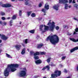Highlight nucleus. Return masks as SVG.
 <instances>
[{"label":"nucleus","mask_w":78,"mask_h":78,"mask_svg":"<svg viewBox=\"0 0 78 78\" xmlns=\"http://www.w3.org/2000/svg\"><path fill=\"white\" fill-rule=\"evenodd\" d=\"M19 67V65L17 64H11L10 65H8V67L4 71V75L5 76H7L9 75V73L10 70H11V72H14L16 70V69Z\"/></svg>","instance_id":"1"},{"label":"nucleus","mask_w":78,"mask_h":78,"mask_svg":"<svg viewBox=\"0 0 78 78\" xmlns=\"http://www.w3.org/2000/svg\"><path fill=\"white\" fill-rule=\"evenodd\" d=\"M49 40H50L51 43L52 44L55 45V44H57L59 42V37L57 35H54L51 36H48L46 39V41H48Z\"/></svg>","instance_id":"2"},{"label":"nucleus","mask_w":78,"mask_h":78,"mask_svg":"<svg viewBox=\"0 0 78 78\" xmlns=\"http://www.w3.org/2000/svg\"><path fill=\"white\" fill-rule=\"evenodd\" d=\"M55 74L52 73L51 74V77L52 78H57L58 76H60L61 74V71L58 70H56L54 72Z\"/></svg>","instance_id":"3"},{"label":"nucleus","mask_w":78,"mask_h":78,"mask_svg":"<svg viewBox=\"0 0 78 78\" xmlns=\"http://www.w3.org/2000/svg\"><path fill=\"white\" fill-rule=\"evenodd\" d=\"M48 25H49L50 31H53L54 27H55V23L54 22H52V23L49 22L48 24Z\"/></svg>","instance_id":"4"},{"label":"nucleus","mask_w":78,"mask_h":78,"mask_svg":"<svg viewBox=\"0 0 78 78\" xmlns=\"http://www.w3.org/2000/svg\"><path fill=\"white\" fill-rule=\"evenodd\" d=\"M23 70L21 71L20 73V76H26L27 69H26V68H23Z\"/></svg>","instance_id":"5"},{"label":"nucleus","mask_w":78,"mask_h":78,"mask_svg":"<svg viewBox=\"0 0 78 78\" xmlns=\"http://www.w3.org/2000/svg\"><path fill=\"white\" fill-rule=\"evenodd\" d=\"M68 0H59V3L61 4H62V3H67L68 2Z\"/></svg>","instance_id":"6"},{"label":"nucleus","mask_w":78,"mask_h":78,"mask_svg":"<svg viewBox=\"0 0 78 78\" xmlns=\"http://www.w3.org/2000/svg\"><path fill=\"white\" fill-rule=\"evenodd\" d=\"M59 4L55 5L53 6V8L55 9L56 11H58L59 9Z\"/></svg>","instance_id":"7"},{"label":"nucleus","mask_w":78,"mask_h":78,"mask_svg":"<svg viewBox=\"0 0 78 78\" xmlns=\"http://www.w3.org/2000/svg\"><path fill=\"white\" fill-rule=\"evenodd\" d=\"M2 7H11V5L9 4H3L2 5Z\"/></svg>","instance_id":"8"},{"label":"nucleus","mask_w":78,"mask_h":78,"mask_svg":"<svg viewBox=\"0 0 78 78\" xmlns=\"http://www.w3.org/2000/svg\"><path fill=\"white\" fill-rule=\"evenodd\" d=\"M21 47H22V46L20 44H16L15 45V48L17 50H20Z\"/></svg>","instance_id":"9"},{"label":"nucleus","mask_w":78,"mask_h":78,"mask_svg":"<svg viewBox=\"0 0 78 78\" xmlns=\"http://www.w3.org/2000/svg\"><path fill=\"white\" fill-rule=\"evenodd\" d=\"M2 39H3V41H6L8 39V37H6L5 35H2Z\"/></svg>","instance_id":"10"},{"label":"nucleus","mask_w":78,"mask_h":78,"mask_svg":"<svg viewBox=\"0 0 78 78\" xmlns=\"http://www.w3.org/2000/svg\"><path fill=\"white\" fill-rule=\"evenodd\" d=\"M35 63L36 64H40L42 63V60L40 59H38L35 61Z\"/></svg>","instance_id":"11"},{"label":"nucleus","mask_w":78,"mask_h":78,"mask_svg":"<svg viewBox=\"0 0 78 78\" xmlns=\"http://www.w3.org/2000/svg\"><path fill=\"white\" fill-rule=\"evenodd\" d=\"M44 8L47 10H48V9H49V5H48V3H46L44 6Z\"/></svg>","instance_id":"12"},{"label":"nucleus","mask_w":78,"mask_h":78,"mask_svg":"<svg viewBox=\"0 0 78 78\" xmlns=\"http://www.w3.org/2000/svg\"><path fill=\"white\" fill-rule=\"evenodd\" d=\"M46 69H48V70L50 69V67L48 66H46L44 67L42 69V70H44Z\"/></svg>","instance_id":"13"},{"label":"nucleus","mask_w":78,"mask_h":78,"mask_svg":"<svg viewBox=\"0 0 78 78\" xmlns=\"http://www.w3.org/2000/svg\"><path fill=\"white\" fill-rule=\"evenodd\" d=\"M44 30L45 31H47V30H48V28H49L47 26H45V25H44Z\"/></svg>","instance_id":"14"},{"label":"nucleus","mask_w":78,"mask_h":78,"mask_svg":"<svg viewBox=\"0 0 78 78\" xmlns=\"http://www.w3.org/2000/svg\"><path fill=\"white\" fill-rule=\"evenodd\" d=\"M43 27H44V25L42 24L41 25L40 27V31H42L43 30Z\"/></svg>","instance_id":"15"},{"label":"nucleus","mask_w":78,"mask_h":78,"mask_svg":"<svg viewBox=\"0 0 78 78\" xmlns=\"http://www.w3.org/2000/svg\"><path fill=\"white\" fill-rule=\"evenodd\" d=\"M40 54V53H39V52H36V53H34V56H37L39 55Z\"/></svg>","instance_id":"16"},{"label":"nucleus","mask_w":78,"mask_h":78,"mask_svg":"<svg viewBox=\"0 0 78 78\" xmlns=\"http://www.w3.org/2000/svg\"><path fill=\"white\" fill-rule=\"evenodd\" d=\"M40 55H45L46 54V52L45 51L40 52Z\"/></svg>","instance_id":"17"},{"label":"nucleus","mask_w":78,"mask_h":78,"mask_svg":"<svg viewBox=\"0 0 78 78\" xmlns=\"http://www.w3.org/2000/svg\"><path fill=\"white\" fill-rule=\"evenodd\" d=\"M34 31H35V30H30L29 32L30 33H32V34H34Z\"/></svg>","instance_id":"18"},{"label":"nucleus","mask_w":78,"mask_h":78,"mask_svg":"<svg viewBox=\"0 0 78 78\" xmlns=\"http://www.w3.org/2000/svg\"><path fill=\"white\" fill-rule=\"evenodd\" d=\"M68 4H66L65 5V9H68Z\"/></svg>","instance_id":"19"},{"label":"nucleus","mask_w":78,"mask_h":78,"mask_svg":"<svg viewBox=\"0 0 78 78\" xmlns=\"http://www.w3.org/2000/svg\"><path fill=\"white\" fill-rule=\"evenodd\" d=\"M42 46H43V44H38L37 46L38 48H41Z\"/></svg>","instance_id":"20"},{"label":"nucleus","mask_w":78,"mask_h":78,"mask_svg":"<svg viewBox=\"0 0 78 78\" xmlns=\"http://www.w3.org/2000/svg\"><path fill=\"white\" fill-rule=\"evenodd\" d=\"M25 53V49L24 48L22 50V52H21V54L22 55H23V54H24Z\"/></svg>","instance_id":"21"},{"label":"nucleus","mask_w":78,"mask_h":78,"mask_svg":"<svg viewBox=\"0 0 78 78\" xmlns=\"http://www.w3.org/2000/svg\"><path fill=\"white\" fill-rule=\"evenodd\" d=\"M6 56L8 57V58H12V57L10 56L7 53H6Z\"/></svg>","instance_id":"22"},{"label":"nucleus","mask_w":78,"mask_h":78,"mask_svg":"<svg viewBox=\"0 0 78 78\" xmlns=\"http://www.w3.org/2000/svg\"><path fill=\"white\" fill-rule=\"evenodd\" d=\"M74 7L75 8H76V9H78V5L77 4H75L74 5Z\"/></svg>","instance_id":"23"},{"label":"nucleus","mask_w":78,"mask_h":78,"mask_svg":"<svg viewBox=\"0 0 78 78\" xmlns=\"http://www.w3.org/2000/svg\"><path fill=\"white\" fill-rule=\"evenodd\" d=\"M31 16L33 17H36V14L34 13H33L31 14Z\"/></svg>","instance_id":"24"},{"label":"nucleus","mask_w":78,"mask_h":78,"mask_svg":"<svg viewBox=\"0 0 78 78\" xmlns=\"http://www.w3.org/2000/svg\"><path fill=\"white\" fill-rule=\"evenodd\" d=\"M34 58L35 59H39V57L37 56H34Z\"/></svg>","instance_id":"25"},{"label":"nucleus","mask_w":78,"mask_h":78,"mask_svg":"<svg viewBox=\"0 0 78 78\" xmlns=\"http://www.w3.org/2000/svg\"><path fill=\"white\" fill-rule=\"evenodd\" d=\"M24 42V43H25L26 44H27L28 43V39H26L25 40H24L23 41Z\"/></svg>","instance_id":"26"},{"label":"nucleus","mask_w":78,"mask_h":78,"mask_svg":"<svg viewBox=\"0 0 78 78\" xmlns=\"http://www.w3.org/2000/svg\"><path fill=\"white\" fill-rule=\"evenodd\" d=\"M50 59H51V58H48L46 60V61H47V62H50Z\"/></svg>","instance_id":"27"},{"label":"nucleus","mask_w":78,"mask_h":78,"mask_svg":"<svg viewBox=\"0 0 78 78\" xmlns=\"http://www.w3.org/2000/svg\"><path fill=\"white\" fill-rule=\"evenodd\" d=\"M0 14L2 16H4V15H5V13L4 12H0Z\"/></svg>","instance_id":"28"},{"label":"nucleus","mask_w":78,"mask_h":78,"mask_svg":"<svg viewBox=\"0 0 78 78\" xmlns=\"http://www.w3.org/2000/svg\"><path fill=\"white\" fill-rule=\"evenodd\" d=\"M16 19V15H13L12 17V19L14 20Z\"/></svg>","instance_id":"29"},{"label":"nucleus","mask_w":78,"mask_h":78,"mask_svg":"<svg viewBox=\"0 0 78 78\" xmlns=\"http://www.w3.org/2000/svg\"><path fill=\"white\" fill-rule=\"evenodd\" d=\"M19 15L20 16H22V11L20 10L19 11Z\"/></svg>","instance_id":"30"},{"label":"nucleus","mask_w":78,"mask_h":78,"mask_svg":"<svg viewBox=\"0 0 78 78\" xmlns=\"http://www.w3.org/2000/svg\"><path fill=\"white\" fill-rule=\"evenodd\" d=\"M31 12H32L31 11L27 12L28 16H30V15L31 14Z\"/></svg>","instance_id":"31"},{"label":"nucleus","mask_w":78,"mask_h":78,"mask_svg":"<svg viewBox=\"0 0 78 78\" xmlns=\"http://www.w3.org/2000/svg\"><path fill=\"white\" fill-rule=\"evenodd\" d=\"M41 11H42V12H44V13H45V12H46V9H43L41 10Z\"/></svg>","instance_id":"32"},{"label":"nucleus","mask_w":78,"mask_h":78,"mask_svg":"<svg viewBox=\"0 0 78 78\" xmlns=\"http://www.w3.org/2000/svg\"><path fill=\"white\" fill-rule=\"evenodd\" d=\"M75 51V50L74 49V48H73V49L70 50V52L72 53V52H73V51Z\"/></svg>","instance_id":"33"},{"label":"nucleus","mask_w":78,"mask_h":78,"mask_svg":"<svg viewBox=\"0 0 78 78\" xmlns=\"http://www.w3.org/2000/svg\"><path fill=\"white\" fill-rule=\"evenodd\" d=\"M74 49L75 50V51L78 50V47H76L74 48Z\"/></svg>","instance_id":"34"},{"label":"nucleus","mask_w":78,"mask_h":78,"mask_svg":"<svg viewBox=\"0 0 78 78\" xmlns=\"http://www.w3.org/2000/svg\"><path fill=\"white\" fill-rule=\"evenodd\" d=\"M59 27L58 26H56L55 27V29L56 30H59Z\"/></svg>","instance_id":"35"},{"label":"nucleus","mask_w":78,"mask_h":78,"mask_svg":"<svg viewBox=\"0 0 78 78\" xmlns=\"http://www.w3.org/2000/svg\"><path fill=\"white\" fill-rule=\"evenodd\" d=\"M39 37H40V36H39V35H37L36 37L37 39H39Z\"/></svg>","instance_id":"36"},{"label":"nucleus","mask_w":78,"mask_h":78,"mask_svg":"<svg viewBox=\"0 0 78 78\" xmlns=\"http://www.w3.org/2000/svg\"><path fill=\"white\" fill-rule=\"evenodd\" d=\"M66 56L62 57V60H64V59H66Z\"/></svg>","instance_id":"37"},{"label":"nucleus","mask_w":78,"mask_h":78,"mask_svg":"<svg viewBox=\"0 0 78 78\" xmlns=\"http://www.w3.org/2000/svg\"><path fill=\"white\" fill-rule=\"evenodd\" d=\"M7 23L6 22H4V23H3L2 25H6Z\"/></svg>","instance_id":"38"},{"label":"nucleus","mask_w":78,"mask_h":78,"mask_svg":"<svg viewBox=\"0 0 78 78\" xmlns=\"http://www.w3.org/2000/svg\"><path fill=\"white\" fill-rule=\"evenodd\" d=\"M39 76H34L33 78H38L39 77Z\"/></svg>","instance_id":"39"},{"label":"nucleus","mask_w":78,"mask_h":78,"mask_svg":"<svg viewBox=\"0 0 78 78\" xmlns=\"http://www.w3.org/2000/svg\"><path fill=\"white\" fill-rule=\"evenodd\" d=\"M75 31L76 32H78V28H76V29H75Z\"/></svg>","instance_id":"40"},{"label":"nucleus","mask_w":78,"mask_h":78,"mask_svg":"<svg viewBox=\"0 0 78 78\" xmlns=\"http://www.w3.org/2000/svg\"><path fill=\"white\" fill-rule=\"evenodd\" d=\"M25 5H28V1L26 2H25Z\"/></svg>","instance_id":"41"},{"label":"nucleus","mask_w":78,"mask_h":78,"mask_svg":"<svg viewBox=\"0 0 78 78\" xmlns=\"http://www.w3.org/2000/svg\"><path fill=\"white\" fill-rule=\"evenodd\" d=\"M41 6H42V4L40 3L39 5V7H41Z\"/></svg>","instance_id":"42"},{"label":"nucleus","mask_w":78,"mask_h":78,"mask_svg":"<svg viewBox=\"0 0 78 78\" xmlns=\"http://www.w3.org/2000/svg\"><path fill=\"white\" fill-rule=\"evenodd\" d=\"M30 53L31 54V55H32V54H33V53H34V52L33 51H31L30 52Z\"/></svg>","instance_id":"43"},{"label":"nucleus","mask_w":78,"mask_h":78,"mask_svg":"<svg viewBox=\"0 0 78 78\" xmlns=\"http://www.w3.org/2000/svg\"><path fill=\"white\" fill-rule=\"evenodd\" d=\"M2 19L3 20H5V17H2Z\"/></svg>","instance_id":"44"},{"label":"nucleus","mask_w":78,"mask_h":78,"mask_svg":"<svg viewBox=\"0 0 78 78\" xmlns=\"http://www.w3.org/2000/svg\"><path fill=\"white\" fill-rule=\"evenodd\" d=\"M71 34H70L69 33H68V35H69V36H70V35H71Z\"/></svg>","instance_id":"45"},{"label":"nucleus","mask_w":78,"mask_h":78,"mask_svg":"<svg viewBox=\"0 0 78 78\" xmlns=\"http://www.w3.org/2000/svg\"><path fill=\"white\" fill-rule=\"evenodd\" d=\"M75 0H73V3H75Z\"/></svg>","instance_id":"46"},{"label":"nucleus","mask_w":78,"mask_h":78,"mask_svg":"<svg viewBox=\"0 0 78 78\" xmlns=\"http://www.w3.org/2000/svg\"><path fill=\"white\" fill-rule=\"evenodd\" d=\"M64 72H65V73H67V70H66V69H65Z\"/></svg>","instance_id":"47"},{"label":"nucleus","mask_w":78,"mask_h":78,"mask_svg":"<svg viewBox=\"0 0 78 78\" xmlns=\"http://www.w3.org/2000/svg\"><path fill=\"white\" fill-rule=\"evenodd\" d=\"M12 23V20H11L10 21V23Z\"/></svg>","instance_id":"48"},{"label":"nucleus","mask_w":78,"mask_h":78,"mask_svg":"<svg viewBox=\"0 0 78 78\" xmlns=\"http://www.w3.org/2000/svg\"><path fill=\"white\" fill-rule=\"evenodd\" d=\"M74 20H78L76 19V18H74Z\"/></svg>","instance_id":"49"},{"label":"nucleus","mask_w":78,"mask_h":78,"mask_svg":"<svg viewBox=\"0 0 78 78\" xmlns=\"http://www.w3.org/2000/svg\"><path fill=\"white\" fill-rule=\"evenodd\" d=\"M59 66L61 67H62V64H60Z\"/></svg>","instance_id":"50"},{"label":"nucleus","mask_w":78,"mask_h":78,"mask_svg":"<svg viewBox=\"0 0 78 78\" xmlns=\"http://www.w3.org/2000/svg\"><path fill=\"white\" fill-rule=\"evenodd\" d=\"M23 46V47H25V44L23 43H22L21 44Z\"/></svg>","instance_id":"51"},{"label":"nucleus","mask_w":78,"mask_h":78,"mask_svg":"<svg viewBox=\"0 0 78 78\" xmlns=\"http://www.w3.org/2000/svg\"><path fill=\"white\" fill-rule=\"evenodd\" d=\"M0 24H2V25H3V23L2 22V21H0Z\"/></svg>","instance_id":"52"},{"label":"nucleus","mask_w":78,"mask_h":78,"mask_svg":"<svg viewBox=\"0 0 78 78\" xmlns=\"http://www.w3.org/2000/svg\"><path fill=\"white\" fill-rule=\"evenodd\" d=\"M66 27H67V26L66 25H64L63 26L64 28H66Z\"/></svg>","instance_id":"53"},{"label":"nucleus","mask_w":78,"mask_h":78,"mask_svg":"<svg viewBox=\"0 0 78 78\" xmlns=\"http://www.w3.org/2000/svg\"><path fill=\"white\" fill-rule=\"evenodd\" d=\"M51 66H55V64L51 65Z\"/></svg>","instance_id":"54"},{"label":"nucleus","mask_w":78,"mask_h":78,"mask_svg":"<svg viewBox=\"0 0 78 78\" xmlns=\"http://www.w3.org/2000/svg\"><path fill=\"white\" fill-rule=\"evenodd\" d=\"M69 8H71V7H72V6L71 5H69L68 6Z\"/></svg>","instance_id":"55"},{"label":"nucleus","mask_w":78,"mask_h":78,"mask_svg":"<svg viewBox=\"0 0 78 78\" xmlns=\"http://www.w3.org/2000/svg\"><path fill=\"white\" fill-rule=\"evenodd\" d=\"M72 0H69V3H70L71 2H72Z\"/></svg>","instance_id":"56"},{"label":"nucleus","mask_w":78,"mask_h":78,"mask_svg":"<svg viewBox=\"0 0 78 78\" xmlns=\"http://www.w3.org/2000/svg\"><path fill=\"white\" fill-rule=\"evenodd\" d=\"M12 23H10V27H11L12 26Z\"/></svg>","instance_id":"57"},{"label":"nucleus","mask_w":78,"mask_h":78,"mask_svg":"<svg viewBox=\"0 0 78 78\" xmlns=\"http://www.w3.org/2000/svg\"><path fill=\"white\" fill-rule=\"evenodd\" d=\"M76 34V33L75 32H74L73 33V34Z\"/></svg>","instance_id":"58"},{"label":"nucleus","mask_w":78,"mask_h":78,"mask_svg":"<svg viewBox=\"0 0 78 78\" xmlns=\"http://www.w3.org/2000/svg\"><path fill=\"white\" fill-rule=\"evenodd\" d=\"M77 70L78 71V66H77Z\"/></svg>","instance_id":"59"},{"label":"nucleus","mask_w":78,"mask_h":78,"mask_svg":"<svg viewBox=\"0 0 78 78\" xmlns=\"http://www.w3.org/2000/svg\"><path fill=\"white\" fill-rule=\"evenodd\" d=\"M10 19V17H8V18H7V19L8 20V19Z\"/></svg>","instance_id":"60"},{"label":"nucleus","mask_w":78,"mask_h":78,"mask_svg":"<svg viewBox=\"0 0 78 78\" xmlns=\"http://www.w3.org/2000/svg\"><path fill=\"white\" fill-rule=\"evenodd\" d=\"M2 42V41L1 40H0V43Z\"/></svg>","instance_id":"61"},{"label":"nucleus","mask_w":78,"mask_h":78,"mask_svg":"<svg viewBox=\"0 0 78 78\" xmlns=\"http://www.w3.org/2000/svg\"><path fill=\"white\" fill-rule=\"evenodd\" d=\"M66 78H70V77H66Z\"/></svg>","instance_id":"62"},{"label":"nucleus","mask_w":78,"mask_h":78,"mask_svg":"<svg viewBox=\"0 0 78 78\" xmlns=\"http://www.w3.org/2000/svg\"><path fill=\"white\" fill-rule=\"evenodd\" d=\"M20 24H21L22 23V22H20Z\"/></svg>","instance_id":"63"},{"label":"nucleus","mask_w":78,"mask_h":78,"mask_svg":"<svg viewBox=\"0 0 78 78\" xmlns=\"http://www.w3.org/2000/svg\"><path fill=\"white\" fill-rule=\"evenodd\" d=\"M28 0H25V1H26V2H28Z\"/></svg>","instance_id":"64"}]
</instances>
